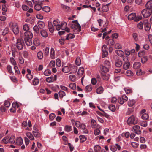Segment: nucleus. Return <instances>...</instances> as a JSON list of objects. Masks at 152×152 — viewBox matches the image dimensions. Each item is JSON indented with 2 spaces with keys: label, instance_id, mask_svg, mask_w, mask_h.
<instances>
[{
  "label": "nucleus",
  "instance_id": "nucleus-33",
  "mask_svg": "<svg viewBox=\"0 0 152 152\" xmlns=\"http://www.w3.org/2000/svg\"><path fill=\"white\" fill-rule=\"evenodd\" d=\"M124 89L127 94H131L132 92V89L129 88H124Z\"/></svg>",
  "mask_w": 152,
  "mask_h": 152
},
{
  "label": "nucleus",
  "instance_id": "nucleus-29",
  "mask_svg": "<svg viewBox=\"0 0 152 152\" xmlns=\"http://www.w3.org/2000/svg\"><path fill=\"white\" fill-rule=\"evenodd\" d=\"M9 142L11 143H14L15 142V137L13 135H12L10 138L9 137Z\"/></svg>",
  "mask_w": 152,
  "mask_h": 152
},
{
  "label": "nucleus",
  "instance_id": "nucleus-2",
  "mask_svg": "<svg viewBox=\"0 0 152 152\" xmlns=\"http://www.w3.org/2000/svg\"><path fill=\"white\" fill-rule=\"evenodd\" d=\"M138 122V118L133 115L129 117L127 121V124L129 126L136 124Z\"/></svg>",
  "mask_w": 152,
  "mask_h": 152
},
{
  "label": "nucleus",
  "instance_id": "nucleus-38",
  "mask_svg": "<svg viewBox=\"0 0 152 152\" xmlns=\"http://www.w3.org/2000/svg\"><path fill=\"white\" fill-rule=\"evenodd\" d=\"M72 129V126H70L66 125L64 128V130L67 132L71 131Z\"/></svg>",
  "mask_w": 152,
  "mask_h": 152
},
{
  "label": "nucleus",
  "instance_id": "nucleus-9",
  "mask_svg": "<svg viewBox=\"0 0 152 152\" xmlns=\"http://www.w3.org/2000/svg\"><path fill=\"white\" fill-rule=\"evenodd\" d=\"M133 131L137 134H140L141 131L140 129V127L139 126L136 125L133 126L132 127Z\"/></svg>",
  "mask_w": 152,
  "mask_h": 152
},
{
  "label": "nucleus",
  "instance_id": "nucleus-45",
  "mask_svg": "<svg viewBox=\"0 0 152 152\" xmlns=\"http://www.w3.org/2000/svg\"><path fill=\"white\" fill-rule=\"evenodd\" d=\"M69 87L71 89L74 90L76 88V84L75 83H72L69 84Z\"/></svg>",
  "mask_w": 152,
  "mask_h": 152
},
{
  "label": "nucleus",
  "instance_id": "nucleus-4",
  "mask_svg": "<svg viewBox=\"0 0 152 152\" xmlns=\"http://www.w3.org/2000/svg\"><path fill=\"white\" fill-rule=\"evenodd\" d=\"M141 14L144 18H147L149 17L152 13V10L147 8L141 12Z\"/></svg>",
  "mask_w": 152,
  "mask_h": 152
},
{
  "label": "nucleus",
  "instance_id": "nucleus-35",
  "mask_svg": "<svg viewBox=\"0 0 152 152\" xmlns=\"http://www.w3.org/2000/svg\"><path fill=\"white\" fill-rule=\"evenodd\" d=\"M135 102L134 100H129L128 102V105L129 107H132L135 104Z\"/></svg>",
  "mask_w": 152,
  "mask_h": 152
},
{
  "label": "nucleus",
  "instance_id": "nucleus-58",
  "mask_svg": "<svg viewBox=\"0 0 152 152\" xmlns=\"http://www.w3.org/2000/svg\"><path fill=\"white\" fill-rule=\"evenodd\" d=\"M32 133L35 137H40V134L39 133L38 131H33Z\"/></svg>",
  "mask_w": 152,
  "mask_h": 152
},
{
  "label": "nucleus",
  "instance_id": "nucleus-24",
  "mask_svg": "<svg viewBox=\"0 0 152 152\" xmlns=\"http://www.w3.org/2000/svg\"><path fill=\"white\" fill-rule=\"evenodd\" d=\"M84 68L83 67H80L78 69L77 72V74L79 76H81L84 73Z\"/></svg>",
  "mask_w": 152,
  "mask_h": 152
},
{
  "label": "nucleus",
  "instance_id": "nucleus-59",
  "mask_svg": "<svg viewBox=\"0 0 152 152\" xmlns=\"http://www.w3.org/2000/svg\"><path fill=\"white\" fill-rule=\"evenodd\" d=\"M140 125L143 127H146L147 126V122L146 121H143L140 123Z\"/></svg>",
  "mask_w": 152,
  "mask_h": 152
},
{
  "label": "nucleus",
  "instance_id": "nucleus-49",
  "mask_svg": "<svg viewBox=\"0 0 152 152\" xmlns=\"http://www.w3.org/2000/svg\"><path fill=\"white\" fill-rule=\"evenodd\" d=\"M92 89V87L91 85L87 86L86 87V91L87 92L91 91Z\"/></svg>",
  "mask_w": 152,
  "mask_h": 152
},
{
  "label": "nucleus",
  "instance_id": "nucleus-43",
  "mask_svg": "<svg viewBox=\"0 0 152 152\" xmlns=\"http://www.w3.org/2000/svg\"><path fill=\"white\" fill-rule=\"evenodd\" d=\"M109 109L112 112H114L115 110V105L111 104L108 106Z\"/></svg>",
  "mask_w": 152,
  "mask_h": 152
},
{
  "label": "nucleus",
  "instance_id": "nucleus-12",
  "mask_svg": "<svg viewBox=\"0 0 152 152\" xmlns=\"http://www.w3.org/2000/svg\"><path fill=\"white\" fill-rule=\"evenodd\" d=\"M31 38H25L24 40L25 43L27 46H30L32 44Z\"/></svg>",
  "mask_w": 152,
  "mask_h": 152
},
{
  "label": "nucleus",
  "instance_id": "nucleus-51",
  "mask_svg": "<svg viewBox=\"0 0 152 152\" xmlns=\"http://www.w3.org/2000/svg\"><path fill=\"white\" fill-rule=\"evenodd\" d=\"M115 48L116 49H121L122 48V46L120 44L117 43L115 44Z\"/></svg>",
  "mask_w": 152,
  "mask_h": 152
},
{
  "label": "nucleus",
  "instance_id": "nucleus-21",
  "mask_svg": "<svg viewBox=\"0 0 152 152\" xmlns=\"http://www.w3.org/2000/svg\"><path fill=\"white\" fill-rule=\"evenodd\" d=\"M130 65V63L129 62H125L123 65V68L124 69L127 70L129 67Z\"/></svg>",
  "mask_w": 152,
  "mask_h": 152
},
{
  "label": "nucleus",
  "instance_id": "nucleus-5",
  "mask_svg": "<svg viewBox=\"0 0 152 152\" xmlns=\"http://www.w3.org/2000/svg\"><path fill=\"white\" fill-rule=\"evenodd\" d=\"M24 44L23 40L21 38H18L17 40L15 46L18 49L20 50L22 49Z\"/></svg>",
  "mask_w": 152,
  "mask_h": 152
},
{
  "label": "nucleus",
  "instance_id": "nucleus-8",
  "mask_svg": "<svg viewBox=\"0 0 152 152\" xmlns=\"http://www.w3.org/2000/svg\"><path fill=\"white\" fill-rule=\"evenodd\" d=\"M42 3L41 2L35 1L34 2V7L35 9L37 11L40 10L42 8Z\"/></svg>",
  "mask_w": 152,
  "mask_h": 152
},
{
  "label": "nucleus",
  "instance_id": "nucleus-31",
  "mask_svg": "<svg viewBox=\"0 0 152 152\" xmlns=\"http://www.w3.org/2000/svg\"><path fill=\"white\" fill-rule=\"evenodd\" d=\"M103 91V88L102 87H99L96 90V92L98 94H101L102 93Z\"/></svg>",
  "mask_w": 152,
  "mask_h": 152
},
{
  "label": "nucleus",
  "instance_id": "nucleus-53",
  "mask_svg": "<svg viewBox=\"0 0 152 152\" xmlns=\"http://www.w3.org/2000/svg\"><path fill=\"white\" fill-rule=\"evenodd\" d=\"M101 149L100 146L99 145H96L94 148V150L95 152H98Z\"/></svg>",
  "mask_w": 152,
  "mask_h": 152
},
{
  "label": "nucleus",
  "instance_id": "nucleus-23",
  "mask_svg": "<svg viewBox=\"0 0 152 152\" xmlns=\"http://www.w3.org/2000/svg\"><path fill=\"white\" fill-rule=\"evenodd\" d=\"M123 64L122 62L120 60H117L116 61L115 64V66L117 67H120Z\"/></svg>",
  "mask_w": 152,
  "mask_h": 152
},
{
  "label": "nucleus",
  "instance_id": "nucleus-15",
  "mask_svg": "<svg viewBox=\"0 0 152 152\" xmlns=\"http://www.w3.org/2000/svg\"><path fill=\"white\" fill-rule=\"evenodd\" d=\"M141 66V64L139 62H135L133 65V68L135 69H139Z\"/></svg>",
  "mask_w": 152,
  "mask_h": 152
},
{
  "label": "nucleus",
  "instance_id": "nucleus-3",
  "mask_svg": "<svg viewBox=\"0 0 152 152\" xmlns=\"http://www.w3.org/2000/svg\"><path fill=\"white\" fill-rule=\"evenodd\" d=\"M9 25L10 27L12 29L14 34L17 35L19 33V30L18 26L16 23L10 22L9 23Z\"/></svg>",
  "mask_w": 152,
  "mask_h": 152
},
{
  "label": "nucleus",
  "instance_id": "nucleus-1",
  "mask_svg": "<svg viewBox=\"0 0 152 152\" xmlns=\"http://www.w3.org/2000/svg\"><path fill=\"white\" fill-rule=\"evenodd\" d=\"M111 66L110 63L108 60H106L103 62V65L100 66L101 70L104 73L108 72Z\"/></svg>",
  "mask_w": 152,
  "mask_h": 152
},
{
  "label": "nucleus",
  "instance_id": "nucleus-40",
  "mask_svg": "<svg viewBox=\"0 0 152 152\" xmlns=\"http://www.w3.org/2000/svg\"><path fill=\"white\" fill-rule=\"evenodd\" d=\"M115 42L112 39H108L107 42V44L110 46H113L114 45Z\"/></svg>",
  "mask_w": 152,
  "mask_h": 152
},
{
  "label": "nucleus",
  "instance_id": "nucleus-14",
  "mask_svg": "<svg viewBox=\"0 0 152 152\" xmlns=\"http://www.w3.org/2000/svg\"><path fill=\"white\" fill-rule=\"evenodd\" d=\"M71 69L70 66H65L63 67L62 70L64 73H68L70 70Z\"/></svg>",
  "mask_w": 152,
  "mask_h": 152
},
{
  "label": "nucleus",
  "instance_id": "nucleus-47",
  "mask_svg": "<svg viewBox=\"0 0 152 152\" xmlns=\"http://www.w3.org/2000/svg\"><path fill=\"white\" fill-rule=\"evenodd\" d=\"M9 137L8 136L5 137L2 140V142L4 144H7L9 142Z\"/></svg>",
  "mask_w": 152,
  "mask_h": 152
},
{
  "label": "nucleus",
  "instance_id": "nucleus-54",
  "mask_svg": "<svg viewBox=\"0 0 152 152\" xmlns=\"http://www.w3.org/2000/svg\"><path fill=\"white\" fill-rule=\"evenodd\" d=\"M9 28L7 27L5 28L3 30L2 33V34L5 35L8 33Z\"/></svg>",
  "mask_w": 152,
  "mask_h": 152
},
{
  "label": "nucleus",
  "instance_id": "nucleus-20",
  "mask_svg": "<svg viewBox=\"0 0 152 152\" xmlns=\"http://www.w3.org/2000/svg\"><path fill=\"white\" fill-rule=\"evenodd\" d=\"M38 26L40 29L43 28L45 26V23L42 21H39L37 23Z\"/></svg>",
  "mask_w": 152,
  "mask_h": 152
},
{
  "label": "nucleus",
  "instance_id": "nucleus-55",
  "mask_svg": "<svg viewBox=\"0 0 152 152\" xmlns=\"http://www.w3.org/2000/svg\"><path fill=\"white\" fill-rule=\"evenodd\" d=\"M23 29L24 31H27L29 29V27L28 24H26L24 25L23 26Z\"/></svg>",
  "mask_w": 152,
  "mask_h": 152
},
{
  "label": "nucleus",
  "instance_id": "nucleus-22",
  "mask_svg": "<svg viewBox=\"0 0 152 152\" xmlns=\"http://www.w3.org/2000/svg\"><path fill=\"white\" fill-rule=\"evenodd\" d=\"M109 77L110 75L109 74H106L104 73L102 74V78L104 80H107L109 79Z\"/></svg>",
  "mask_w": 152,
  "mask_h": 152
},
{
  "label": "nucleus",
  "instance_id": "nucleus-25",
  "mask_svg": "<svg viewBox=\"0 0 152 152\" xmlns=\"http://www.w3.org/2000/svg\"><path fill=\"white\" fill-rule=\"evenodd\" d=\"M61 29L64 30L67 27V24L65 22H62L61 23Z\"/></svg>",
  "mask_w": 152,
  "mask_h": 152
},
{
  "label": "nucleus",
  "instance_id": "nucleus-28",
  "mask_svg": "<svg viewBox=\"0 0 152 152\" xmlns=\"http://www.w3.org/2000/svg\"><path fill=\"white\" fill-rule=\"evenodd\" d=\"M50 55L51 59H54L55 58V51L53 48H52L51 49Z\"/></svg>",
  "mask_w": 152,
  "mask_h": 152
},
{
  "label": "nucleus",
  "instance_id": "nucleus-60",
  "mask_svg": "<svg viewBox=\"0 0 152 152\" xmlns=\"http://www.w3.org/2000/svg\"><path fill=\"white\" fill-rule=\"evenodd\" d=\"M49 48L48 47H46L44 50V53L46 56H47L49 53Z\"/></svg>",
  "mask_w": 152,
  "mask_h": 152
},
{
  "label": "nucleus",
  "instance_id": "nucleus-52",
  "mask_svg": "<svg viewBox=\"0 0 152 152\" xmlns=\"http://www.w3.org/2000/svg\"><path fill=\"white\" fill-rule=\"evenodd\" d=\"M137 75L138 76H140L142 74H143L145 72H142L141 69H137L136 71Z\"/></svg>",
  "mask_w": 152,
  "mask_h": 152
},
{
  "label": "nucleus",
  "instance_id": "nucleus-13",
  "mask_svg": "<svg viewBox=\"0 0 152 152\" xmlns=\"http://www.w3.org/2000/svg\"><path fill=\"white\" fill-rule=\"evenodd\" d=\"M25 38H32L33 37L32 33L30 31H26L24 33Z\"/></svg>",
  "mask_w": 152,
  "mask_h": 152
},
{
  "label": "nucleus",
  "instance_id": "nucleus-27",
  "mask_svg": "<svg viewBox=\"0 0 152 152\" xmlns=\"http://www.w3.org/2000/svg\"><path fill=\"white\" fill-rule=\"evenodd\" d=\"M26 134L27 136L30 140H33L34 139V136L31 132H27L26 133Z\"/></svg>",
  "mask_w": 152,
  "mask_h": 152
},
{
  "label": "nucleus",
  "instance_id": "nucleus-37",
  "mask_svg": "<svg viewBox=\"0 0 152 152\" xmlns=\"http://www.w3.org/2000/svg\"><path fill=\"white\" fill-rule=\"evenodd\" d=\"M37 56L39 59H42L43 56V54L42 51H39L37 53Z\"/></svg>",
  "mask_w": 152,
  "mask_h": 152
},
{
  "label": "nucleus",
  "instance_id": "nucleus-63",
  "mask_svg": "<svg viewBox=\"0 0 152 152\" xmlns=\"http://www.w3.org/2000/svg\"><path fill=\"white\" fill-rule=\"evenodd\" d=\"M137 27L140 29H142L143 28V25L142 22H140L137 25Z\"/></svg>",
  "mask_w": 152,
  "mask_h": 152
},
{
  "label": "nucleus",
  "instance_id": "nucleus-16",
  "mask_svg": "<svg viewBox=\"0 0 152 152\" xmlns=\"http://www.w3.org/2000/svg\"><path fill=\"white\" fill-rule=\"evenodd\" d=\"M39 35L45 38H46L48 36L47 32L44 29L41 30L40 31V34Z\"/></svg>",
  "mask_w": 152,
  "mask_h": 152
},
{
  "label": "nucleus",
  "instance_id": "nucleus-18",
  "mask_svg": "<svg viewBox=\"0 0 152 152\" xmlns=\"http://www.w3.org/2000/svg\"><path fill=\"white\" fill-rule=\"evenodd\" d=\"M145 7L151 10L152 9V0H150L147 2Z\"/></svg>",
  "mask_w": 152,
  "mask_h": 152
},
{
  "label": "nucleus",
  "instance_id": "nucleus-19",
  "mask_svg": "<svg viewBox=\"0 0 152 152\" xmlns=\"http://www.w3.org/2000/svg\"><path fill=\"white\" fill-rule=\"evenodd\" d=\"M48 28L50 31L51 33H53L54 30V28L53 24L51 23H48Z\"/></svg>",
  "mask_w": 152,
  "mask_h": 152
},
{
  "label": "nucleus",
  "instance_id": "nucleus-50",
  "mask_svg": "<svg viewBox=\"0 0 152 152\" xmlns=\"http://www.w3.org/2000/svg\"><path fill=\"white\" fill-rule=\"evenodd\" d=\"M59 95L60 98H62L63 97L65 96L66 94L65 92L62 91H60L59 92Z\"/></svg>",
  "mask_w": 152,
  "mask_h": 152
},
{
  "label": "nucleus",
  "instance_id": "nucleus-36",
  "mask_svg": "<svg viewBox=\"0 0 152 152\" xmlns=\"http://www.w3.org/2000/svg\"><path fill=\"white\" fill-rule=\"evenodd\" d=\"M75 63L77 66H79L81 63V59L80 57H77L75 60Z\"/></svg>",
  "mask_w": 152,
  "mask_h": 152
},
{
  "label": "nucleus",
  "instance_id": "nucleus-17",
  "mask_svg": "<svg viewBox=\"0 0 152 152\" xmlns=\"http://www.w3.org/2000/svg\"><path fill=\"white\" fill-rule=\"evenodd\" d=\"M136 16V14L134 13H132L128 15V18L129 20H131L133 19L134 20Z\"/></svg>",
  "mask_w": 152,
  "mask_h": 152
},
{
  "label": "nucleus",
  "instance_id": "nucleus-41",
  "mask_svg": "<svg viewBox=\"0 0 152 152\" xmlns=\"http://www.w3.org/2000/svg\"><path fill=\"white\" fill-rule=\"evenodd\" d=\"M126 75L128 76H132L133 75V72L131 70H128L126 73Z\"/></svg>",
  "mask_w": 152,
  "mask_h": 152
},
{
  "label": "nucleus",
  "instance_id": "nucleus-42",
  "mask_svg": "<svg viewBox=\"0 0 152 152\" xmlns=\"http://www.w3.org/2000/svg\"><path fill=\"white\" fill-rule=\"evenodd\" d=\"M79 138L80 142H83L86 140V137L84 135H80Z\"/></svg>",
  "mask_w": 152,
  "mask_h": 152
},
{
  "label": "nucleus",
  "instance_id": "nucleus-44",
  "mask_svg": "<svg viewBox=\"0 0 152 152\" xmlns=\"http://www.w3.org/2000/svg\"><path fill=\"white\" fill-rule=\"evenodd\" d=\"M141 118L144 120H147L149 118V116L148 114L144 113L142 114Z\"/></svg>",
  "mask_w": 152,
  "mask_h": 152
},
{
  "label": "nucleus",
  "instance_id": "nucleus-26",
  "mask_svg": "<svg viewBox=\"0 0 152 152\" xmlns=\"http://www.w3.org/2000/svg\"><path fill=\"white\" fill-rule=\"evenodd\" d=\"M39 28L37 25H35L33 28V29L37 34H40Z\"/></svg>",
  "mask_w": 152,
  "mask_h": 152
},
{
  "label": "nucleus",
  "instance_id": "nucleus-39",
  "mask_svg": "<svg viewBox=\"0 0 152 152\" xmlns=\"http://www.w3.org/2000/svg\"><path fill=\"white\" fill-rule=\"evenodd\" d=\"M115 52L118 56L120 57L122 56L124 54V52L120 50H116Z\"/></svg>",
  "mask_w": 152,
  "mask_h": 152
},
{
  "label": "nucleus",
  "instance_id": "nucleus-46",
  "mask_svg": "<svg viewBox=\"0 0 152 152\" xmlns=\"http://www.w3.org/2000/svg\"><path fill=\"white\" fill-rule=\"evenodd\" d=\"M51 72L50 70L47 69L45 70L44 72V74L46 76H48L51 74Z\"/></svg>",
  "mask_w": 152,
  "mask_h": 152
},
{
  "label": "nucleus",
  "instance_id": "nucleus-34",
  "mask_svg": "<svg viewBox=\"0 0 152 152\" xmlns=\"http://www.w3.org/2000/svg\"><path fill=\"white\" fill-rule=\"evenodd\" d=\"M33 84L34 86L37 85L39 83V80L37 78H35L32 81Z\"/></svg>",
  "mask_w": 152,
  "mask_h": 152
},
{
  "label": "nucleus",
  "instance_id": "nucleus-64",
  "mask_svg": "<svg viewBox=\"0 0 152 152\" xmlns=\"http://www.w3.org/2000/svg\"><path fill=\"white\" fill-rule=\"evenodd\" d=\"M142 18L141 15L137 17H135L134 19V21L136 22H137L141 20Z\"/></svg>",
  "mask_w": 152,
  "mask_h": 152
},
{
  "label": "nucleus",
  "instance_id": "nucleus-11",
  "mask_svg": "<svg viewBox=\"0 0 152 152\" xmlns=\"http://www.w3.org/2000/svg\"><path fill=\"white\" fill-rule=\"evenodd\" d=\"M23 142L22 138L20 137H18L16 139L15 143L16 145H21L22 144Z\"/></svg>",
  "mask_w": 152,
  "mask_h": 152
},
{
  "label": "nucleus",
  "instance_id": "nucleus-62",
  "mask_svg": "<svg viewBox=\"0 0 152 152\" xmlns=\"http://www.w3.org/2000/svg\"><path fill=\"white\" fill-rule=\"evenodd\" d=\"M131 145L134 148H137L139 144L136 142H132Z\"/></svg>",
  "mask_w": 152,
  "mask_h": 152
},
{
  "label": "nucleus",
  "instance_id": "nucleus-57",
  "mask_svg": "<svg viewBox=\"0 0 152 152\" xmlns=\"http://www.w3.org/2000/svg\"><path fill=\"white\" fill-rule=\"evenodd\" d=\"M56 64L57 66L60 67L61 65V62L59 58H57L56 61Z\"/></svg>",
  "mask_w": 152,
  "mask_h": 152
},
{
  "label": "nucleus",
  "instance_id": "nucleus-56",
  "mask_svg": "<svg viewBox=\"0 0 152 152\" xmlns=\"http://www.w3.org/2000/svg\"><path fill=\"white\" fill-rule=\"evenodd\" d=\"M102 10L104 12H106L108 11L109 10L108 7L107 6H104L102 7Z\"/></svg>",
  "mask_w": 152,
  "mask_h": 152
},
{
  "label": "nucleus",
  "instance_id": "nucleus-10",
  "mask_svg": "<svg viewBox=\"0 0 152 152\" xmlns=\"http://www.w3.org/2000/svg\"><path fill=\"white\" fill-rule=\"evenodd\" d=\"M145 30L146 31H149L151 28V26L150 24L148 23V20H145L144 22Z\"/></svg>",
  "mask_w": 152,
  "mask_h": 152
},
{
  "label": "nucleus",
  "instance_id": "nucleus-61",
  "mask_svg": "<svg viewBox=\"0 0 152 152\" xmlns=\"http://www.w3.org/2000/svg\"><path fill=\"white\" fill-rule=\"evenodd\" d=\"M94 132L95 135L96 136L98 135L99 134L100 132V131L99 129H96L94 130Z\"/></svg>",
  "mask_w": 152,
  "mask_h": 152
},
{
  "label": "nucleus",
  "instance_id": "nucleus-48",
  "mask_svg": "<svg viewBox=\"0 0 152 152\" xmlns=\"http://www.w3.org/2000/svg\"><path fill=\"white\" fill-rule=\"evenodd\" d=\"M76 77L75 75H71L69 76V78L72 81H75L76 80Z\"/></svg>",
  "mask_w": 152,
  "mask_h": 152
},
{
  "label": "nucleus",
  "instance_id": "nucleus-32",
  "mask_svg": "<svg viewBox=\"0 0 152 152\" xmlns=\"http://www.w3.org/2000/svg\"><path fill=\"white\" fill-rule=\"evenodd\" d=\"M50 9L49 6H44L42 8V10L46 12H48L50 11Z\"/></svg>",
  "mask_w": 152,
  "mask_h": 152
},
{
  "label": "nucleus",
  "instance_id": "nucleus-30",
  "mask_svg": "<svg viewBox=\"0 0 152 152\" xmlns=\"http://www.w3.org/2000/svg\"><path fill=\"white\" fill-rule=\"evenodd\" d=\"M75 37V36L73 34H72L69 33L67 35L66 39V40H69L70 39L74 38Z\"/></svg>",
  "mask_w": 152,
  "mask_h": 152
},
{
  "label": "nucleus",
  "instance_id": "nucleus-7",
  "mask_svg": "<svg viewBox=\"0 0 152 152\" xmlns=\"http://www.w3.org/2000/svg\"><path fill=\"white\" fill-rule=\"evenodd\" d=\"M102 57L104 58L107 56L108 55L107 48V46L105 45H103L102 48Z\"/></svg>",
  "mask_w": 152,
  "mask_h": 152
},
{
  "label": "nucleus",
  "instance_id": "nucleus-6",
  "mask_svg": "<svg viewBox=\"0 0 152 152\" xmlns=\"http://www.w3.org/2000/svg\"><path fill=\"white\" fill-rule=\"evenodd\" d=\"M71 27L76 31V33L79 32L81 31V26L78 23L72 24Z\"/></svg>",
  "mask_w": 152,
  "mask_h": 152
}]
</instances>
